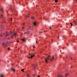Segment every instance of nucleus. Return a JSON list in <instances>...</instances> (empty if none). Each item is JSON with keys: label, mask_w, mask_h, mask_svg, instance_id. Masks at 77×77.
Here are the masks:
<instances>
[{"label": "nucleus", "mask_w": 77, "mask_h": 77, "mask_svg": "<svg viewBox=\"0 0 77 77\" xmlns=\"http://www.w3.org/2000/svg\"><path fill=\"white\" fill-rule=\"evenodd\" d=\"M54 59V57H53V56L50 57V55H48L45 59V62L46 63H47L49 61L52 62V61H53Z\"/></svg>", "instance_id": "obj_1"}, {"label": "nucleus", "mask_w": 77, "mask_h": 77, "mask_svg": "<svg viewBox=\"0 0 77 77\" xmlns=\"http://www.w3.org/2000/svg\"><path fill=\"white\" fill-rule=\"evenodd\" d=\"M10 43V42H6V44L7 45H5V43L3 42L2 43V45H3V46L5 47H7V45H9Z\"/></svg>", "instance_id": "obj_2"}, {"label": "nucleus", "mask_w": 77, "mask_h": 77, "mask_svg": "<svg viewBox=\"0 0 77 77\" xmlns=\"http://www.w3.org/2000/svg\"><path fill=\"white\" fill-rule=\"evenodd\" d=\"M10 34H11V38H12V36H15L17 35V33H13L12 32H10Z\"/></svg>", "instance_id": "obj_3"}, {"label": "nucleus", "mask_w": 77, "mask_h": 77, "mask_svg": "<svg viewBox=\"0 0 77 77\" xmlns=\"http://www.w3.org/2000/svg\"><path fill=\"white\" fill-rule=\"evenodd\" d=\"M1 17L3 20H5V16L3 14H2L1 15Z\"/></svg>", "instance_id": "obj_4"}, {"label": "nucleus", "mask_w": 77, "mask_h": 77, "mask_svg": "<svg viewBox=\"0 0 77 77\" xmlns=\"http://www.w3.org/2000/svg\"><path fill=\"white\" fill-rule=\"evenodd\" d=\"M29 54L31 56V57H29V59H30V57L31 58V59H32L33 57H34V56H35V54L33 53H32L31 54Z\"/></svg>", "instance_id": "obj_5"}, {"label": "nucleus", "mask_w": 77, "mask_h": 77, "mask_svg": "<svg viewBox=\"0 0 77 77\" xmlns=\"http://www.w3.org/2000/svg\"><path fill=\"white\" fill-rule=\"evenodd\" d=\"M10 34V33H6L5 34L4 33V35H5L6 36H9Z\"/></svg>", "instance_id": "obj_6"}, {"label": "nucleus", "mask_w": 77, "mask_h": 77, "mask_svg": "<svg viewBox=\"0 0 77 77\" xmlns=\"http://www.w3.org/2000/svg\"><path fill=\"white\" fill-rule=\"evenodd\" d=\"M22 41H23V42H25L26 41V39L24 38H23L21 39Z\"/></svg>", "instance_id": "obj_7"}, {"label": "nucleus", "mask_w": 77, "mask_h": 77, "mask_svg": "<svg viewBox=\"0 0 77 77\" xmlns=\"http://www.w3.org/2000/svg\"><path fill=\"white\" fill-rule=\"evenodd\" d=\"M32 66L34 68H35V67H37V65L36 64H33Z\"/></svg>", "instance_id": "obj_8"}, {"label": "nucleus", "mask_w": 77, "mask_h": 77, "mask_svg": "<svg viewBox=\"0 0 77 77\" xmlns=\"http://www.w3.org/2000/svg\"><path fill=\"white\" fill-rule=\"evenodd\" d=\"M57 76V77H63V75H58Z\"/></svg>", "instance_id": "obj_9"}, {"label": "nucleus", "mask_w": 77, "mask_h": 77, "mask_svg": "<svg viewBox=\"0 0 77 77\" xmlns=\"http://www.w3.org/2000/svg\"><path fill=\"white\" fill-rule=\"evenodd\" d=\"M36 24H37V23H36V22H34L33 23V25L34 26H36Z\"/></svg>", "instance_id": "obj_10"}, {"label": "nucleus", "mask_w": 77, "mask_h": 77, "mask_svg": "<svg viewBox=\"0 0 77 77\" xmlns=\"http://www.w3.org/2000/svg\"><path fill=\"white\" fill-rule=\"evenodd\" d=\"M0 11H1L2 12H3V8H1L0 9Z\"/></svg>", "instance_id": "obj_11"}, {"label": "nucleus", "mask_w": 77, "mask_h": 77, "mask_svg": "<svg viewBox=\"0 0 77 77\" xmlns=\"http://www.w3.org/2000/svg\"><path fill=\"white\" fill-rule=\"evenodd\" d=\"M11 69L12 71H13L15 72V69H14L13 68H11Z\"/></svg>", "instance_id": "obj_12"}, {"label": "nucleus", "mask_w": 77, "mask_h": 77, "mask_svg": "<svg viewBox=\"0 0 77 77\" xmlns=\"http://www.w3.org/2000/svg\"><path fill=\"white\" fill-rule=\"evenodd\" d=\"M69 75V73H67L65 74L66 76H68V75Z\"/></svg>", "instance_id": "obj_13"}, {"label": "nucleus", "mask_w": 77, "mask_h": 77, "mask_svg": "<svg viewBox=\"0 0 77 77\" xmlns=\"http://www.w3.org/2000/svg\"><path fill=\"white\" fill-rule=\"evenodd\" d=\"M10 10L11 12H13V11H14V9L12 8H10Z\"/></svg>", "instance_id": "obj_14"}, {"label": "nucleus", "mask_w": 77, "mask_h": 77, "mask_svg": "<svg viewBox=\"0 0 77 77\" xmlns=\"http://www.w3.org/2000/svg\"><path fill=\"white\" fill-rule=\"evenodd\" d=\"M0 77H4L3 75V74H2L0 75Z\"/></svg>", "instance_id": "obj_15"}, {"label": "nucleus", "mask_w": 77, "mask_h": 77, "mask_svg": "<svg viewBox=\"0 0 77 77\" xmlns=\"http://www.w3.org/2000/svg\"><path fill=\"white\" fill-rule=\"evenodd\" d=\"M30 33V32L27 31L26 32H25V33H26V34H28V33Z\"/></svg>", "instance_id": "obj_16"}, {"label": "nucleus", "mask_w": 77, "mask_h": 77, "mask_svg": "<svg viewBox=\"0 0 77 77\" xmlns=\"http://www.w3.org/2000/svg\"><path fill=\"white\" fill-rule=\"evenodd\" d=\"M73 23H74L75 24H77V23H76V21H74Z\"/></svg>", "instance_id": "obj_17"}, {"label": "nucleus", "mask_w": 77, "mask_h": 77, "mask_svg": "<svg viewBox=\"0 0 77 77\" xmlns=\"http://www.w3.org/2000/svg\"><path fill=\"white\" fill-rule=\"evenodd\" d=\"M30 75H27V77H30Z\"/></svg>", "instance_id": "obj_18"}, {"label": "nucleus", "mask_w": 77, "mask_h": 77, "mask_svg": "<svg viewBox=\"0 0 77 77\" xmlns=\"http://www.w3.org/2000/svg\"><path fill=\"white\" fill-rule=\"evenodd\" d=\"M29 15H27L26 16L25 18H28V17H29Z\"/></svg>", "instance_id": "obj_19"}, {"label": "nucleus", "mask_w": 77, "mask_h": 77, "mask_svg": "<svg viewBox=\"0 0 77 77\" xmlns=\"http://www.w3.org/2000/svg\"><path fill=\"white\" fill-rule=\"evenodd\" d=\"M11 21H12V18L11 17Z\"/></svg>", "instance_id": "obj_20"}, {"label": "nucleus", "mask_w": 77, "mask_h": 77, "mask_svg": "<svg viewBox=\"0 0 77 77\" xmlns=\"http://www.w3.org/2000/svg\"><path fill=\"white\" fill-rule=\"evenodd\" d=\"M4 26L3 25H1V28H3Z\"/></svg>", "instance_id": "obj_21"}, {"label": "nucleus", "mask_w": 77, "mask_h": 77, "mask_svg": "<svg viewBox=\"0 0 77 77\" xmlns=\"http://www.w3.org/2000/svg\"><path fill=\"white\" fill-rule=\"evenodd\" d=\"M0 36H1V37H2V36H3V35L2 34H0Z\"/></svg>", "instance_id": "obj_22"}, {"label": "nucleus", "mask_w": 77, "mask_h": 77, "mask_svg": "<svg viewBox=\"0 0 77 77\" xmlns=\"http://www.w3.org/2000/svg\"><path fill=\"white\" fill-rule=\"evenodd\" d=\"M21 71H23V72L24 71V69H22L21 70Z\"/></svg>", "instance_id": "obj_23"}, {"label": "nucleus", "mask_w": 77, "mask_h": 77, "mask_svg": "<svg viewBox=\"0 0 77 77\" xmlns=\"http://www.w3.org/2000/svg\"><path fill=\"white\" fill-rule=\"evenodd\" d=\"M55 2H58V1L57 0H55Z\"/></svg>", "instance_id": "obj_24"}, {"label": "nucleus", "mask_w": 77, "mask_h": 77, "mask_svg": "<svg viewBox=\"0 0 77 77\" xmlns=\"http://www.w3.org/2000/svg\"><path fill=\"white\" fill-rule=\"evenodd\" d=\"M8 50H10V48H8Z\"/></svg>", "instance_id": "obj_25"}, {"label": "nucleus", "mask_w": 77, "mask_h": 77, "mask_svg": "<svg viewBox=\"0 0 77 77\" xmlns=\"http://www.w3.org/2000/svg\"><path fill=\"white\" fill-rule=\"evenodd\" d=\"M33 70H34V69H35V68H33Z\"/></svg>", "instance_id": "obj_26"}, {"label": "nucleus", "mask_w": 77, "mask_h": 77, "mask_svg": "<svg viewBox=\"0 0 77 77\" xmlns=\"http://www.w3.org/2000/svg\"><path fill=\"white\" fill-rule=\"evenodd\" d=\"M70 24H71V26H72V23H70Z\"/></svg>", "instance_id": "obj_27"}, {"label": "nucleus", "mask_w": 77, "mask_h": 77, "mask_svg": "<svg viewBox=\"0 0 77 77\" xmlns=\"http://www.w3.org/2000/svg\"><path fill=\"white\" fill-rule=\"evenodd\" d=\"M32 75L33 77H35V75Z\"/></svg>", "instance_id": "obj_28"}, {"label": "nucleus", "mask_w": 77, "mask_h": 77, "mask_svg": "<svg viewBox=\"0 0 77 77\" xmlns=\"http://www.w3.org/2000/svg\"><path fill=\"white\" fill-rule=\"evenodd\" d=\"M24 29V27H22V29Z\"/></svg>", "instance_id": "obj_29"}, {"label": "nucleus", "mask_w": 77, "mask_h": 77, "mask_svg": "<svg viewBox=\"0 0 77 77\" xmlns=\"http://www.w3.org/2000/svg\"><path fill=\"white\" fill-rule=\"evenodd\" d=\"M19 41L18 40H17V42H19Z\"/></svg>", "instance_id": "obj_30"}, {"label": "nucleus", "mask_w": 77, "mask_h": 77, "mask_svg": "<svg viewBox=\"0 0 77 77\" xmlns=\"http://www.w3.org/2000/svg\"><path fill=\"white\" fill-rule=\"evenodd\" d=\"M40 77V76L39 75H38V77Z\"/></svg>", "instance_id": "obj_31"}, {"label": "nucleus", "mask_w": 77, "mask_h": 77, "mask_svg": "<svg viewBox=\"0 0 77 77\" xmlns=\"http://www.w3.org/2000/svg\"><path fill=\"white\" fill-rule=\"evenodd\" d=\"M33 48H35V47H33Z\"/></svg>", "instance_id": "obj_32"}, {"label": "nucleus", "mask_w": 77, "mask_h": 77, "mask_svg": "<svg viewBox=\"0 0 77 77\" xmlns=\"http://www.w3.org/2000/svg\"><path fill=\"white\" fill-rule=\"evenodd\" d=\"M32 19H33V18H33V17H32Z\"/></svg>", "instance_id": "obj_33"}, {"label": "nucleus", "mask_w": 77, "mask_h": 77, "mask_svg": "<svg viewBox=\"0 0 77 77\" xmlns=\"http://www.w3.org/2000/svg\"><path fill=\"white\" fill-rule=\"evenodd\" d=\"M29 28H31V27H30V26H29Z\"/></svg>", "instance_id": "obj_34"}, {"label": "nucleus", "mask_w": 77, "mask_h": 77, "mask_svg": "<svg viewBox=\"0 0 77 77\" xmlns=\"http://www.w3.org/2000/svg\"><path fill=\"white\" fill-rule=\"evenodd\" d=\"M23 25H24V24L23 23Z\"/></svg>", "instance_id": "obj_35"}, {"label": "nucleus", "mask_w": 77, "mask_h": 77, "mask_svg": "<svg viewBox=\"0 0 77 77\" xmlns=\"http://www.w3.org/2000/svg\"><path fill=\"white\" fill-rule=\"evenodd\" d=\"M59 37H58V38H59Z\"/></svg>", "instance_id": "obj_36"}, {"label": "nucleus", "mask_w": 77, "mask_h": 77, "mask_svg": "<svg viewBox=\"0 0 77 77\" xmlns=\"http://www.w3.org/2000/svg\"><path fill=\"white\" fill-rule=\"evenodd\" d=\"M51 28H50V29H51Z\"/></svg>", "instance_id": "obj_37"}, {"label": "nucleus", "mask_w": 77, "mask_h": 77, "mask_svg": "<svg viewBox=\"0 0 77 77\" xmlns=\"http://www.w3.org/2000/svg\"><path fill=\"white\" fill-rule=\"evenodd\" d=\"M36 43H37V41H36Z\"/></svg>", "instance_id": "obj_38"}, {"label": "nucleus", "mask_w": 77, "mask_h": 77, "mask_svg": "<svg viewBox=\"0 0 77 77\" xmlns=\"http://www.w3.org/2000/svg\"><path fill=\"white\" fill-rule=\"evenodd\" d=\"M76 1L77 2V0H76Z\"/></svg>", "instance_id": "obj_39"}, {"label": "nucleus", "mask_w": 77, "mask_h": 77, "mask_svg": "<svg viewBox=\"0 0 77 77\" xmlns=\"http://www.w3.org/2000/svg\"><path fill=\"white\" fill-rule=\"evenodd\" d=\"M72 66V67H73V66Z\"/></svg>", "instance_id": "obj_40"}, {"label": "nucleus", "mask_w": 77, "mask_h": 77, "mask_svg": "<svg viewBox=\"0 0 77 77\" xmlns=\"http://www.w3.org/2000/svg\"><path fill=\"white\" fill-rule=\"evenodd\" d=\"M71 59H72V58H71Z\"/></svg>", "instance_id": "obj_41"}, {"label": "nucleus", "mask_w": 77, "mask_h": 77, "mask_svg": "<svg viewBox=\"0 0 77 77\" xmlns=\"http://www.w3.org/2000/svg\"><path fill=\"white\" fill-rule=\"evenodd\" d=\"M58 6L57 7V8Z\"/></svg>", "instance_id": "obj_42"}, {"label": "nucleus", "mask_w": 77, "mask_h": 77, "mask_svg": "<svg viewBox=\"0 0 77 77\" xmlns=\"http://www.w3.org/2000/svg\"><path fill=\"white\" fill-rule=\"evenodd\" d=\"M56 56H57V55H56Z\"/></svg>", "instance_id": "obj_43"}, {"label": "nucleus", "mask_w": 77, "mask_h": 77, "mask_svg": "<svg viewBox=\"0 0 77 77\" xmlns=\"http://www.w3.org/2000/svg\"><path fill=\"white\" fill-rule=\"evenodd\" d=\"M28 58H29V57H28Z\"/></svg>", "instance_id": "obj_44"}]
</instances>
